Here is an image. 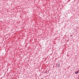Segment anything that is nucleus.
I'll list each match as a JSON object with an SVG mask.
<instances>
[{
	"label": "nucleus",
	"mask_w": 79,
	"mask_h": 79,
	"mask_svg": "<svg viewBox=\"0 0 79 79\" xmlns=\"http://www.w3.org/2000/svg\"><path fill=\"white\" fill-rule=\"evenodd\" d=\"M77 74L78 73H79V71H77Z\"/></svg>",
	"instance_id": "obj_1"
},
{
	"label": "nucleus",
	"mask_w": 79,
	"mask_h": 79,
	"mask_svg": "<svg viewBox=\"0 0 79 79\" xmlns=\"http://www.w3.org/2000/svg\"><path fill=\"white\" fill-rule=\"evenodd\" d=\"M57 65H58V66L59 67L60 66V64H58Z\"/></svg>",
	"instance_id": "obj_2"
},
{
	"label": "nucleus",
	"mask_w": 79,
	"mask_h": 79,
	"mask_svg": "<svg viewBox=\"0 0 79 79\" xmlns=\"http://www.w3.org/2000/svg\"><path fill=\"white\" fill-rule=\"evenodd\" d=\"M75 74H77V73H76V72H75Z\"/></svg>",
	"instance_id": "obj_3"
},
{
	"label": "nucleus",
	"mask_w": 79,
	"mask_h": 79,
	"mask_svg": "<svg viewBox=\"0 0 79 79\" xmlns=\"http://www.w3.org/2000/svg\"><path fill=\"white\" fill-rule=\"evenodd\" d=\"M71 36H72V35L70 36L71 37Z\"/></svg>",
	"instance_id": "obj_4"
},
{
	"label": "nucleus",
	"mask_w": 79,
	"mask_h": 79,
	"mask_svg": "<svg viewBox=\"0 0 79 79\" xmlns=\"http://www.w3.org/2000/svg\"><path fill=\"white\" fill-rule=\"evenodd\" d=\"M78 79H79V78H78Z\"/></svg>",
	"instance_id": "obj_5"
}]
</instances>
